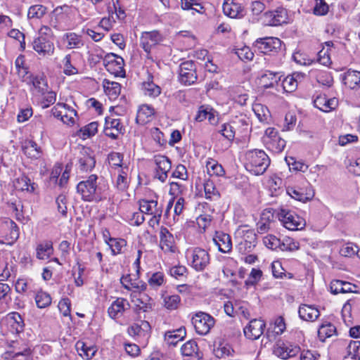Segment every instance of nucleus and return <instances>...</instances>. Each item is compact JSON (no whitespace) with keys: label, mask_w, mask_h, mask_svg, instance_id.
<instances>
[{"label":"nucleus","mask_w":360,"mask_h":360,"mask_svg":"<svg viewBox=\"0 0 360 360\" xmlns=\"http://www.w3.org/2000/svg\"><path fill=\"white\" fill-rule=\"evenodd\" d=\"M270 162V158L263 150H250L245 154V167L254 175L263 174L269 167Z\"/></svg>","instance_id":"f257e3e1"},{"label":"nucleus","mask_w":360,"mask_h":360,"mask_svg":"<svg viewBox=\"0 0 360 360\" xmlns=\"http://www.w3.org/2000/svg\"><path fill=\"white\" fill-rule=\"evenodd\" d=\"M277 216L283 226L290 231L302 230L306 226L304 218L288 209L280 208L278 210Z\"/></svg>","instance_id":"f03ea898"},{"label":"nucleus","mask_w":360,"mask_h":360,"mask_svg":"<svg viewBox=\"0 0 360 360\" xmlns=\"http://www.w3.org/2000/svg\"><path fill=\"white\" fill-rule=\"evenodd\" d=\"M186 258L193 269L197 271L205 270L210 263L208 252L200 248L188 250Z\"/></svg>","instance_id":"7ed1b4c3"},{"label":"nucleus","mask_w":360,"mask_h":360,"mask_svg":"<svg viewBox=\"0 0 360 360\" xmlns=\"http://www.w3.org/2000/svg\"><path fill=\"white\" fill-rule=\"evenodd\" d=\"M20 230L18 225L10 219L0 221V242L12 245L18 239Z\"/></svg>","instance_id":"20e7f679"},{"label":"nucleus","mask_w":360,"mask_h":360,"mask_svg":"<svg viewBox=\"0 0 360 360\" xmlns=\"http://www.w3.org/2000/svg\"><path fill=\"white\" fill-rule=\"evenodd\" d=\"M76 165L82 172H89L95 167L94 151L88 147L79 146L75 153Z\"/></svg>","instance_id":"39448f33"},{"label":"nucleus","mask_w":360,"mask_h":360,"mask_svg":"<svg viewBox=\"0 0 360 360\" xmlns=\"http://www.w3.org/2000/svg\"><path fill=\"white\" fill-rule=\"evenodd\" d=\"M262 139L267 149L275 153L282 152L286 145V141L279 136L278 131L274 128H267Z\"/></svg>","instance_id":"423d86ee"},{"label":"nucleus","mask_w":360,"mask_h":360,"mask_svg":"<svg viewBox=\"0 0 360 360\" xmlns=\"http://www.w3.org/2000/svg\"><path fill=\"white\" fill-rule=\"evenodd\" d=\"M192 323L197 333L201 335L208 334L215 324L214 319L210 314L198 311L192 317Z\"/></svg>","instance_id":"0eeeda50"},{"label":"nucleus","mask_w":360,"mask_h":360,"mask_svg":"<svg viewBox=\"0 0 360 360\" xmlns=\"http://www.w3.org/2000/svg\"><path fill=\"white\" fill-rule=\"evenodd\" d=\"M123 155L120 153H114V174L117 176V187L119 190H125L129 185V167H122Z\"/></svg>","instance_id":"6e6552de"},{"label":"nucleus","mask_w":360,"mask_h":360,"mask_svg":"<svg viewBox=\"0 0 360 360\" xmlns=\"http://www.w3.org/2000/svg\"><path fill=\"white\" fill-rule=\"evenodd\" d=\"M96 175H91L86 180L82 181L77 184V193L81 195L82 198L85 201H93L98 198L96 189Z\"/></svg>","instance_id":"1a4fd4ad"},{"label":"nucleus","mask_w":360,"mask_h":360,"mask_svg":"<svg viewBox=\"0 0 360 360\" xmlns=\"http://www.w3.org/2000/svg\"><path fill=\"white\" fill-rule=\"evenodd\" d=\"M253 46L260 53L270 54L281 49L282 41L277 37L259 38L254 42Z\"/></svg>","instance_id":"9d476101"},{"label":"nucleus","mask_w":360,"mask_h":360,"mask_svg":"<svg viewBox=\"0 0 360 360\" xmlns=\"http://www.w3.org/2000/svg\"><path fill=\"white\" fill-rule=\"evenodd\" d=\"M179 78L181 83L191 85L197 80L195 65L192 60L182 63L179 66Z\"/></svg>","instance_id":"9b49d317"},{"label":"nucleus","mask_w":360,"mask_h":360,"mask_svg":"<svg viewBox=\"0 0 360 360\" xmlns=\"http://www.w3.org/2000/svg\"><path fill=\"white\" fill-rule=\"evenodd\" d=\"M300 352V347L289 342L278 341L274 348V354L283 359L292 358Z\"/></svg>","instance_id":"f8f14e48"},{"label":"nucleus","mask_w":360,"mask_h":360,"mask_svg":"<svg viewBox=\"0 0 360 360\" xmlns=\"http://www.w3.org/2000/svg\"><path fill=\"white\" fill-rule=\"evenodd\" d=\"M128 333L130 336L136 337L140 342L147 344L150 337V326L148 321H141L128 328Z\"/></svg>","instance_id":"ddd939ff"},{"label":"nucleus","mask_w":360,"mask_h":360,"mask_svg":"<svg viewBox=\"0 0 360 360\" xmlns=\"http://www.w3.org/2000/svg\"><path fill=\"white\" fill-rule=\"evenodd\" d=\"M25 83L30 86V90L33 94H45L49 89L47 80L44 75L30 74Z\"/></svg>","instance_id":"4468645a"},{"label":"nucleus","mask_w":360,"mask_h":360,"mask_svg":"<svg viewBox=\"0 0 360 360\" xmlns=\"http://www.w3.org/2000/svg\"><path fill=\"white\" fill-rule=\"evenodd\" d=\"M32 49L41 56H49L53 54L55 47L51 39L42 37L35 38L32 43Z\"/></svg>","instance_id":"2eb2a0df"},{"label":"nucleus","mask_w":360,"mask_h":360,"mask_svg":"<svg viewBox=\"0 0 360 360\" xmlns=\"http://www.w3.org/2000/svg\"><path fill=\"white\" fill-rule=\"evenodd\" d=\"M238 125L244 127V131H248V129L249 124L247 120L241 118L231 123H224L221 125L218 132L229 141H233L236 135V127Z\"/></svg>","instance_id":"dca6fc26"},{"label":"nucleus","mask_w":360,"mask_h":360,"mask_svg":"<svg viewBox=\"0 0 360 360\" xmlns=\"http://www.w3.org/2000/svg\"><path fill=\"white\" fill-rule=\"evenodd\" d=\"M265 326V323L262 320L252 319L244 328V335L250 340H257L263 334Z\"/></svg>","instance_id":"f3484780"},{"label":"nucleus","mask_w":360,"mask_h":360,"mask_svg":"<svg viewBox=\"0 0 360 360\" xmlns=\"http://www.w3.org/2000/svg\"><path fill=\"white\" fill-rule=\"evenodd\" d=\"M160 247L165 252L174 253L177 250L173 235L165 227L160 229Z\"/></svg>","instance_id":"a211bd4d"},{"label":"nucleus","mask_w":360,"mask_h":360,"mask_svg":"<svg viewBox=\"0 0 360 360\" xmlns=\"http://www.w3.org/2000/svg\"><path fill=\"white\" fill-rule=\"evenodd\" d=\"M140 40L141 46L149 53L152 48L162 41V37L158 31L153 30L143 32Z\"/></svg>","instance_id":"6ab92c4d"},{"label":"nucleus","mask_w":360,"mask_h":360,"mask_svg":"<svg viewBox=\"0 0 360 360\" xmlns=\"http://www.w3.org/2000/svg\"><path fill=\"white\" fill-rule=\"evenodd\" d=\"M154 161L157 166L155 177L162 182H165L167 178V173L172 167L171 162L164 155H156Z\"/></svg>","instance_id":"aec40b11"},{"label":"nucleus","mask_w":360,"mask_h":360,"mask_svg":"<svg viewBox=\"0 0 360 360\" xmlns=\"http://www.w3.org/2000/svg\"><path fill=\"white\" fill-rule=\"evenodd\" d=\"M343 84L350 89L359 91L358 99L360 101V71L348 70L341 75Z\"/></svg>","instance_id":"412c9836"},{"label":"nucleus","mask_w":360,"mask_h":360,"mask_svg":"<svg viewBox=\"0 0 360 360\" xmlns=\"http://www.w3.org/2000/svg\"><path fill=\"white\" fill-rule=\"evenodd\" d=\"M224 15L231 18H241L245 15L244 8L233 0H224L222 6Z\"/></svg>","instance_id":"4be33fe9"},{"label":"nucleus","mask_w":360,"mask_h":360,"mask_svg":"<svg viewBox=\"0 0 360 360\" xmlns=\"http://www.w3.org/2000/svg\"><path fill=\"white\" fill-rule=\"evenodd\" d=\"M237 233L243 237L244 242H240V245H244L245 250L256 245L257 235L253 229H249L248 226H242L239 227Z\"/></svg>","instance_id":"5701e85b"},{"label":"nucleus","mask_w":360,"mask_h":360,"mask_svg":"<svg viewBox=\"0 0 360 360\" xmlns=\"http://www.w3.org/2000/svg\"><path fill=\"white\" fill-rule=\"evenodd\" d=\"M213 242L218 247L219 251L229 253L232 250V242L229 234L217 231L213 238Z\"/></svg>","instance_id":"b1692460"},{"label":"nucleus","mask_w":360,"mask_h":360,"mask_svg":"<svg viewBox=\"0 0 360 360\" xmlns=\"http://www.w3.org/2000/svg\"><path fill=\"white\" fill-rule=\"evenodd\" d=\"M139 210L147 215L162 213V205L157 200L142 199L139 200Z\"/></svg>","instance_id":"393cba45"},{"label":"nucleus","mask_w":360,"mask_h":360,"mask_svg":"<svg viewBox=\"0 0 360 360\" xmlns=\"http://www.w3.org/2000/svg\"><path fill=\"white\" fill-rule=\"evenodd\" d=\"M315 108L323 112H330L338 105V100L335 98H328L326 95L318 96L314 101Z\"/></svg>","instance_id":"a878e982"},{"label":"nucleus","mask_w":360,"mask_h":360,"mask_svg":"<svg viewBox=\"0 0 360 360\" xmlns=\"http://www.w3.org/2000/svg\"><path fill=\"white\" fill-rule=\"evenodd\" d=\"M301 319L307 321H314L320 316V311L314 305L301 304L298 310Z\"/></svg>","instance_id":"bb28decb"},{"label":"nucleus","mask_w":360,"mask_h":360,"mask_svg":"<svg viewBox=\"0 0 360 360\" xmlns=\"http://www.w3.org/2000/svg\"><path fill=\"white\" fill-rule=\"evenodd\" d=\"M53 253V243L50 240L42 241L36 247V257L38 259H49L51 258Z\"/></svg>","instance_id":"cd10ccee"},{"label":"nucleus","mask_w":360,"mask_h":360,"mask_svg":"<svg viewBox=\"0 0 360 360\" xmlns=\"http://www.w3.org/2000/svg\"><path fill=\"white\" fill-rule=\"evenodd\" d=\"M22 150L28 158L34 160L39 158L42 153L40 147L32 140L25 141L22 143Z\"/></svg>","instance_id":"c85d7f7f"},{"label":"nucleus","mask_w":360,"mask_h":360,"mask_svg":"<svg viewBox=\"0 0 360 360\" xmlns=\"http://www.w3.org/2000/svg\"><path fill=\"white\" fill-rule=\"evenodd\" d=\"M343 360H360V341H349L346 347Z\"/></svg>","instance_id":"c756f323"},{"label":"nucleus","mask_w":360,"mask_h":360,"mask_svg":"<svg viewBox=\"0 0 360 360\" xmlns=\"http://www.w3.org/2000/svg\"><path fill=\"white\" fill-rule=\"evenodd\" d=\"M13 186L18 191H27L31 193L35 191L37 184L31 182V180L27 176L22 175L15 179Z\"/></svg>","instance_id":"7c9ffc66"},{"label":"nucleus","mask_w":360,"mask_h":360,"mask_svg":"<svg viewBox=\"0 0 360 360\" xmlns=\"http://www.w3.org/2000/svg\"><path fill=\"white\" fill-rule=\"evenodd\" d=\"M181 354L184 356H191L196 359L202 358V354L199 352L198 345L194 340L186 342L181 348Z\"/></svg>","instance_id":"2f4dec72"},{"label":"nucleus","mask_w":360,"mask_h":360,"mask_svg":"<svg viewBox=\"0 0 360 360\" xmlns=\"http://www.w3.org/2000/svg\"><path fill=\"white\" fill-rule=\"evenodd\" d=\"M15 67L17 74L22 82H25L31 73L29 72V68L25 63V58L23 55H20L15 60Z\"/></svg>","instance_id":"473e14b6"},{"label":"nucleus","mask_w":360,"mask_h":360,"mask_svg":"<svg viewBox=\"0 0 360 360\" xmlns=\"http://www.w3.org/2000/svg\"><path fill=\"white\" fill-rule=\"evenodd\" d=\"M335 334V326L327 321H323L318 329V337L321 342Z\"/></svg>","instance_id":"72a5a7b5"},{"label":"nucleus","mask_w":360,"mask_h":360,"mask_svg":"<svg viewBox=\"0 0 360 360\" xmlns=\"http://www.w3.org/2000/svg\"><path fill=\"white\" fill-rule=\"evenodd\" d=\"M301 77H303V75L297 72L285 77L281 84L283 91L289 93L295 91L298 85V79Z\"/></svg>","instance_id":"f704fd0d"},{"label":"nucleus","mask_w":360,"mask_h":360,"mask_svg":"<svg viewBox=\"0 0 360 360\" xmlns=\"http://www.w3.org/2000/svg\"><path fill=\"white\" fill-rule=\"evenodd\" d=\"M76 349L79 356L83 359H91L97 352L96 347L94 345H88L86 342L78 341L76 343Z\"/></svg>","instance_id":"c9c22d12"},{"label":"nucleus","mask_w":360,"mask_h":360,"mask_svg":"<svg viewBox=\"0 0 360 360\" xmlns=\"http://www.w3.org/2000/svg\"><path fill=\"white\" fill-rule=\"evenodd\" d=\"M155 110L151 106L148 105H141L136 114V122L140 124H145L150 120Z\"/></svg>","instance_id":"e433bc0d"},{"label":"nucleus","mask_w":360,"mask_h":360,"mask_svg":"<svg viewBox=\"0 0 360 360\" xmlns=\"http://www.w3.org/2000/svg\"><path fill=\"white\" fill-rule=\"evenodd\" d=\"M281 75L279 72L266 71L260 78V84L264 88L268 89L274 87L275 84L281 79Z\"/></svg>","instance_id":"4c0bfd02"},{"label":"nucleus","mask_w":360,"mask_h":360,"mask_svg":"<svg viewBox=\"0 0 360 360\" xmlns=\"http://www.w3.org/2000/svg\"><path fill=\"white\" fill-rule=\"evenodd\" d=\"M63 41L67 43L69 49H79L84 44L80 35L75 32H68L63 36Z\"/></svg>","instance_id":"58836bf2"},{"label":"nucleus","mask_w":360,"mask_h":360,"mask_svg":"<svg viewBox=\"0 0 360 360\" xmlns=\"http://www.w3.org/2000/svg\"><path fill=\"white\" fill-rule=\"evenodd\" d=\"M234 351L231 346L224 342H220L217 345H214L213 353L214 356L219 359L229 356L233 353Z\"/></svg>","instance_id":"ea45409f"},{"label":"nucleus","mask_w":360,"mask_h":360,"mask_svg":"<svg viewBox=\"0 0 360 360\" xmlns=\"http://www.w3.org/2000/svg\"><path fill=\"white\" fill-rule=\"evenodd\" d=\"M303 191L304 188L295 186H288L286 188L287 193L291 198L299 201L306 202L311 198V195L310 193H304Z\"/></svg>","instance_id":"a19ab883"},{"label":"nucleus","mask_w":360,"mask_h":360,"mask_svg":"<svg viewBox=\"0 0 360 360\" xmlns=\"http://www.w3.org/2000/svg\"><path fill=\"white\" fill-rule=\"evenodd\" d=\"M46 13L47 8L44 5H32L28 9L27 18L29 20H39L42 18Z\"/></svg>","instance_id":"79ce46f5"},{"label":"nucleus","mask_w":360,"mask_h":360,"mask_svg":"<svg viewBox=\"0 0 360 360\" xmlns=\"http://www.w3.org/2000/svg\"><path fill=\"white\" fill-rule=\"evenodd\" d=\"M252 110L261 122H267L270 117V112L267 107L261 103H254L252 105Z\"/></svg>","instance_id":"37998d69"},{"label":"nucleus","mask_w":360,"mask_h":360,"mask_svg":"<svg viewBox=\"0 0 360 360\" xmlns=\"http://www.w3.org/2000/svg\"><path fill=\"white\" fill-rule=\"evenodd\" d=\"M186 336L185 328H180L173 331H168L165 333V339L169 344L176 345L179 341L183 340Z\"/></svg>","instance_id":"c03bdc74"},{"label":"nucleus","mask_w":360,"mask_h":360,"mask_svg":"<svg viewBox=\"0 0 360 360\" xmlns=\"http://www.w3.org/2000/svg\"><path fill=\"white\" fill-rule=\"evenodd\" d=\"M31 356V349L25 348L22 352H9L4 354L5 360H29Z\"/></svg>","instance_id":"a18cd8bd"},{"label":"nucleus","mask_w":360,"mask_h":360,"mask_svg":"<svg viewBox=\"0 0 360 360\" xmlns=\"http://www.w3.org/2000/svg\"><path fill=\"white\" fill-rule=\"evenodd\" d=\"M164 307L168 310L176 309L181 302L178 295H165L162 297Z\"/></svg>","instance_id":"49530a36"},{"label":"nucleus","mask_w":360,"mask_h":360,"mask_svg":"<svg viewBox=\"0 0 360 360\" xmlns=\"http://www.w3.org/2000/svg\"><path fill=\"white\" fill-rule=\"evenodd\" d=\"M129 303L124 298H117L114 301V319L116 316L122 315L125 311L129 310Z\"/></svg>","instance_id":"de8ad7c7"},{"label":"nucleus","mask_w":360,"mask_h":360,"mask_svg":"<svg viewBox=\"0 0 360 360\" xmlns=\"http://www.w3.org/2000/svg\"><path fill=\"white\" fill-rule=\"evenodd\" d=\"M9 321L11 326L14 328L17 333L22 330L24 327V321L21 315L18 312H12L9 314Z\"/></svg>","instance_id":"09e8293b"},{"label":"nucleus","mask_w":360,"mask_h":360,"mask_svg":"<svg viewBox=\"0 0 360 360\" xmlns=\"http://www.w3.org/2000/svg\"><path fill=\"white\" fill-rule=\"evenodd\" d=\"M299 242L292 238L285 237L281 241L280 250L282 251L292 252L299 250Z\"/></svg>","instance_id":"8fccbe9b"},{"label":"nucleus","mask_w":360,"mask_h":360,"mask_svg":"<svg viewBox=\"0 0 360 360\" xmlns=\"http://www.w3.org/2000/svg\"><path fill=\"white\" fill-rule=\"evenodd\" d=\"M285 160L290 171L305 172L308 169L307 165L302 162L297 161L293 157H286Z\"/></svg>","instance_id":"3c124183"},{"label":"nucleus","mask_w":360,"mask_h":360,"mask_svg":"<svg viewBox=\"0 0 360 360\" xmlns=\"http://www.w3.org/2000/svg\"><path fill=\"white\" fill-rule=\"evenodd\" d=\"M97 128L98 123L93 122L81 128L78 134L82 139H86L94 136L97 131Z\"/></svg>","instance_id":"603ef678"},{"label":"nucleus","mask_w":360,"mask_h":360,"mask_svg":"<svg viewBox=\"0 0 360 360\" xmlns=\"http://www.w3.org/2000/svg\"><path fill=\"white\" fill-rule=\"evenodd\" d=\"M124 66V59L121 56L114 53V77H125Z\"/></svg>","instance_id":"864d4df0"},{"label":"nucleus","mask_w":360,"mask_h":360,"mask_svg":"<svg viewBox=\"0 0 360 360\" xmlns=\"http://www.w3.org/2000/svg\"><path fill=\"white\" fill-rule=\"evenodd\" d=\"M143 91L146 96L157 97L160 94V88L153 82L143 83Z\"/></svg>","instance_id":"5fc2aeb1"},{"label":"nucleus","mask_w":360,"mask_h":360,"mask_svg":"<svg viewBox=\"0 0 360 360\" xmlns=\"http://www.w3.org/2000/svg\"><path fill=\"white\" fill-rule=\"evenodd\" d=\"M35 302L39 308H45L51 303V297L47 292L39 291L35 296Z\"/></svg>","instance_id":"6e6d98bb"},{"label":"nucleus","mask_w":360,"mask_h":360,"mask_svg":"<svg viewBox=\"0 0 360 360\" xmlns=\"http://www.w3.org/2000/svg\"><path fill=\"white\" fill-rule=\"evenodd\" d=\"M127 108V101L124 95L120 98H114V114H124Z\"/></svg>","instance_id":"4d7b16f0"},{"label":"nucleus","mask_w":360,"mask_h":360,"mask_svg":"<svg viewBox=\"0 0 360 360\" xmlns=\"http://www.w3.org/2000/svg\"><path fill=\"white\" fill-rule=\"evenodd\" d=\"M207 169L210 175L222 176L225 174V171L221 165L219 164L218 162L213 160L207 162Z\"/></svg>","instance_id":"13d9d810"},{"label":"nucleus","mask_w":360,"mask_h":360,"mask_svg":"<svg viewBox=\"0 0 360 360\" xmlns=\"http://www.w3.org/2000/svg\"><path fill=\"white\" fill-rule=\"evenodd\" d=\"M273 18H274V22H273V23H274L275 26L286 23L288 20L286 9L284 8H278L274 11Z\"/></svg>","instance_id":"bf43d9fd"},{"label":"nucleus","mask_w":360,"mask_h":360,"mask_svg":"<svg viewBox=\"0 0 360 360\" xmlns=\"http://www.w3.org/2000/svg\"><path fill=\"white\" fill-rule=\"evenodd\" d=\"M132 301L140 309L146 311L148 302L150 301V297L142 292L138 293V297L136 295H134Z\"/></svg>","instance_id":"052dcab7"},{"label":"nucleus","mask_w":360,"mask_h":360,"mask_svg":"<svg viewBox=\"0 0 360 360\" xmlns=\"http://www.w3.org/2000/svg\"><path fill=\"white\" fill-rule=\"evenodd\" d=\"M43 96L41 101V105L42 108H47L51 105H53L56 101V93L53 91H49V89L45 94H41Z\"/></svg>","instance_id":"680f3d73"},{"label":"nucleus","mask_w":360,"mask_h":360,"mask_svg":"<svg viewBox=\"0 0 360 360\" xmlns=\"http://www.w3.org/2000/svg\"><path fill=\"white\" fill-rule=\"evenodd\" d=\"M264 245L271 250L280 249L281 240L276 236L269 234L263 238Z\"/></svg>","instance_id":"e2e57ef3"},{"label":"nucleus","mask_w":360,"mask_h":360,"mask_svg":"<svg viewBox=\"0 0 360 360\" xmlns=\"http://www.w3.org/2000/svg\"><path fill=\"white\" fill-rule=\"evenodd\" d=\"M236 53L242 60H252L254 57L253 52L249 46H243L236 49Z\"/></svg>","instance_id":"0e129e2a"},{"label":"nucleus","mask_w":360,"mask_h":360,"mask_svg":"<svg viewBox=\"0 0 360 360\" xmlns=\"http://www.w3.org/2000/svg\"><path fill=\"white\" fill-rule=\"evenodd\" d=\"M205 194L207 199L212 200L214 197L218 198L219 193L215 188L212 181H207L204 184Z\"/></svg>","instance_id":"69168bd1"},{"label":"nucleus","mask_w":360,"mask_h":360,"mask_svg":"<svg viewBox=\"0 0 360 360\" xmlns=\"http://www.w3.org/2000/svg\"><path fill=\"white\" fill-rule=\"evenodd\" d=\"M63 72L66 75H73L78 73V70L71 63V56L70 54L65 56L63 60Z\"/></svg>","instance_id":"338daca9"},{"label":"nucleus","mask_w":360,"mask_h":360,"mask_svg":"<svg viewBox=\"0 0 360 360\" xmlns=\"http://www.w3.org/2000/svg\"><path fill=\"white\" fill-rule=\"evenodd\" d=\"M328 5L324 0H315L314 13L316 15H324L328 12Z\"/></svg>","instance_id":"774afa93"}]
</instances>
